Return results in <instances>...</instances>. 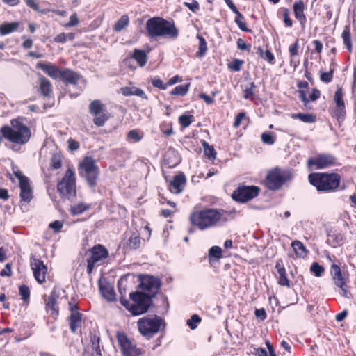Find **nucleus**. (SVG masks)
Segmentation results:
<instances>
[{
    "label": "nucleus",
    "mask_w": 356,
    "mask_h": 356,
    "mask_svg": "<svg viewBox=\"0 0 356 356\" xmlns=\"http://www.w3.org/2000/svg\"><path fill=\"white\" fill-rule=\"evenodd\" d=\"M238 211L236 209L227 211L223 209L204 207L202 209H193L188 216L191 225L189 232H193V228L204 231L211 227L224 225L233 220Z\"/></svg>",
    "instance_id": "1"
},
{
    "label": "nucleus",
    "mask_w": 356,
    "mask_h": 356,
    "mask_svg": "<svg viewBox=\"0 0 356 356\" xmlns=\"http://www.w3.org/2000/svg\"><path fill=\"white\" fill-rule=\"evenodd\" d=\"M146 35L150 39L165 38L176 40L179 35V30L173 19L167 20L161 17H153L145 24Z\"/></svg>",
    "instance_id": "2"
},
{
    "label": "nucleus",
    "mask_w": 356,
    "mask_h": 356,
    "mask_svg": "<svg viewBox=\"0 0 356 356\" xmlns=\"http://www.w3.org/2000/svg\"><path fill=\"white\" fill-rule=\"evenodd\" d=\"M24 119L23 117H17L10 120V126H2L0 129L1 136L13 144H26L31 137V131L23 122Z\"/></svg>",
    "instance_id": "3"
},
{
    "label": "nucleus",
    "mask_w": 356,
    "mask_h": 356,
    "mask_svg": "<svg viewBox=\"0 0 356 356\" xmlns=\"http://www.w3.org/2000/svg\"><path fill=\"white\" fill-rule=\"evenodd\" d=\"M308 181L318 192L328 193L339 190L341 177L337 172H312Z\"/></svg>",
    "instance_id": "4"
},
{
    "label": "nucleus",
    "mask_w": 356,
    "mask_h": 356,
    "mask_svg": "<svg viewBox=\"0 0 356 356\" xmlns=\"http://www.w3.org/2000/svg\"><path fill=\"white\" fill-rule=\"evenodd\" d=\"M129 297L132 302L122 296L120 303L134 316H138L146 313L153 305V300L146 293L135 291L130 293Z\"/></svg>",
    "instance_id": "5"
},
{
    "label": "nucleus",
    "mask_w": 356,
    "mask_h": 356,
    "mask_svg": "<svg viewBox=\"0 0 356 356\" xmlns=\"http://www.w3.org/2000/svg\"><path fill=\"white\" fill-rule=\"evenodd\" d=\"M86 262V273L91 275L95 266L104 264L109 257L108 249L102 244H96L86 250L84 253Z\"/></svg>",
    "instance_id": "6"
},
{
    "label": "nucleus",
    "mask_w": 356,
    "mask_h": 356,
    "mask_svg": "<svg viewBox=\"0 0 356 356\" xmlns=\"http://www.w3.org/2000/svg\"><path fill=\"white\" fill-rule=\"evenodd\" d=\"M137 325L140 334L145 339H149L161 330L162 326L164 327L165 324L161 317L154 315L145 316L139 318Z\"/></svg>",
    "instance_id": "7"
},
{
    "label": "nucleus",
    "mask_w": 356,
    "mask_h": 356,
    "mask_svg": "<svg viewBox=\"0 0 356 356\" xmlns=\"http://www.w3.org/2000/svg\"><path fill=\"white\" fill-rule=\"evenodd\" d=\"M293 175L289 170L276 167L269 170L263 183L270 191H277L286 182L291 181Z\"/></svg>",
    "instance_id": "8"
},
{
    "label": "nucleus",
    "mask_w": 356,
    "mask_h": 356,
    "mask_svg": "<svg viewBox=\"0 0 356 356\" xmlns=\"http://www.w3.org/2000/svg\"><path fill=\"white\" fill-rule=\"evenodd\" d=\"M76 174L73 167H68L57 183V191L62 197L71 199L76 196Z\"/></svg>",
    "instance_id": "9"
},
{
    "label": "nucleus",
    "mask_w": 356,
    "mask_h": 356,
    "mask_svg": "<svg viewBox=\"0 0 356 356\" xmlns=\"http://www.w3.org/2000/svg\"><path fill=\"white\" fill-rule=\"evenodd\" d=\"M80 177L84 178L88 185L94 188L99 175V168L92 156H86L78 166Z\"/></svg>",
    "instance_id": "10"
},
{
    "label": "nucleus",
    "mask_w": 356,
    "mask_h": 356,
    "mask_svg": "<svg viewBox=\"0 0 356 356\" xmlns=\"http://www.w3.org/2000/svg\"><path fill=\"white\" fill-rule=\"evenodd\" d=\"M330 274L334 285L341 290V296L348 299L353 298L350 286L348 285L349 273L343 272L339 265L332 264L330 267Z\"/></svg>",
    "instance_id": "11"
},
{
    "label": "nucleus",
    "mask_w": 356,
    "mask_h": 356,
    "mask_svg": "<svg viewBox=\"0 0 356 356\" xmlns=\"http://www.w3.org/2000/svg\"><path fill=\"white\" fill-rule=\"evenodd\" d=\"M122 356H142L145 351L129 338L124 332L118 331L115 334Z\"/></svg>",
    "instance_id": "12"
},
{
    "label": "nucleus",
    "mask_w": 356,
    "mask_h": 356,
    "mask_svg": "<svg viewBox=\"0 0 356 356\" xmlns=\"http://www.w3.org/2000/svg\"><path fill=\"white\" fill-rule=\"evenodd\" d=\"M139 287L140 292L145 293L148 297L153 299L161 290L162 285L161 280L159 277L150 275H141L139 277Z\"/></svg>",
    "instance_id": "13"
},
{
    "label": "nucleus",
    "mask_w": 356,
    "mask_h": 356,
    "mask_svg": "<svg viewBox=\"0 0 356 356\" xmlns=\"http://www.w3.org/2000/svg\"><path fill=\"white\" fill-rule=\"evenodd\" d=\"M307 165L312 170H322L338 165L339 162L334 155L321 153L308 159Z\"/></svg>",
    "instance_id": "14"
},
{
    "label": "nucleus",
    "mask_w": 356,
    "mask_h": 356,
    "mask_svg": "<svg viewBox=\"0 0 356 356\" xmlns=\"http://www.w3.org/2000/svg\"><path fill=\"white\" fill-rule=\"evenodd\" d=\"M88 110L93 116L92 122L97 127H103L110 118L106 106L99 99L92 100L88 106Z\"/></svg>",
    "instance_id": "15"
},
{
    "label": "nucleus",
    "mask_w": 356,
    "mask_h": 356,
    "mask_svg": "<svg viewBox=\"0 0 356 356\" xmlns=\"http://www.w3.org/2000/svg\"><path fill=\"white\" fill-rule=\"evenodd\" d=\"M260 191V188L257 186L240 185L233 191L232 198L235 202L245 203L257 197Z\"/></svg>",
    "instance_id": "16"
},
{
    "label": "nucleus",
    "mask_w": 356,
    "mask_h": 356,
    "mask_svg": "<svg viewBox=\"0 0 356 356\" xmlns=\"http://www.w3.org/2000/svg\"><path fill=\"white\" fill-rule=\"evenodd\" d=\"M13 173L19 180L20 201L29 203L33 198V188L31 186L29 179L19 170L14 171Z\"/></svg>",
    "instance_id": "17"
},
{
    "label": "nucleus",
    "mask_w": 356,
    "mask_h": 356,
    "mask_svg": "<svg viewBox=\"0 0 356 356\" xmlns=\"http://www.w3.org/2000/svg\"><path fill=\"white\" fill-rule=\"evenodd\" d=\"M30 266L37 282L40 284L44 283L47 274V266L44 264V261L39 258L32 256L30 258Z\"/></svg>",
    "instance_id": "18"
},
{
    "label": "nucleus",
    "mask_w": 356,
    "mask_h": 356,
    "mask_svg": "<svg viewBox=\"0 0 356 356\" xmlns=\"http://www.w3.org/2000/svg\"><path fill=\"white\" fill-rule=\"evenodd\" d=\"M186 184V177L184 172H179L177 175H174L171 180L168 182V189L170 193L174 194L181 193Z\"/></svg>",
    "instance_id": "19"
},
{
    "label": "nucleus",
    "mask_w": 356,
    "mask_h": 356,
    "mask_svg": "<svg viewBox=\"0 0 356 356\" xmlns=\"http://www.w3.org/2000/svg\"><path fill=\"white\" fill-rule=\"evenodd\" d=\"M58 298V296L55 291H51L49 296L45 294L42 296L45 304V310L55 318H57L59 315V307L57 302Z\"/></svg>",
    "instance_id": "20"
},
{
    "label": "nucleus",
    "mask_w": 356,
    "mask_h": 356,
    "mask_svg": "<svg viewBox=\"0 0 356 356\" xmlns=\"http://www.w3.org/2000/svg\"><path fill=\"white\" fill-rule=\"evenodd\" d=\"M69 327L70 332L76 334L81 332V327L85 323L86 318L83 314L81 312H76L75 314H70L67 318Z\"/></svg>",
    "instance_id": "21"
},
{
    "label": "nucleus",
    "mask_w": 356,
    "mask_h": 356,
    "mask_svg": "<svg viewBox=\"0 0 356 356\" xmlns=\"http://www.w3.org/2000/svg\"><path fill=\"white\" fill-rule=\"evenodd\" d=\"M59 78H60L66 86L68 84L76 86L79 80L83 77L79 73L70 68H65L62 69Z\"/></svg>",
    "instance_id": "22"
},
{
    "label": "nucleus",
    "mask_w": 356,
    "mask_h": 356,
    "mask_svg": "<svg viewBox=\"0 0 356 356\" xmlns=\"http://www.w3.org/2000/svg\"><path fill=\"white\" fill-rule=\"evenodd\" d=\"M292 8L295 18L300 22L301 27L304 29L307 22L305 3L302 0L296 1L293 3Z\"/></svg>",
    "instance_id": "23"
},
{
    "label": "nucleus",
    "mask_w": 356,
    "mask_h": 356,
    "mask_svg": "<svg viewBox=\"0 0 356 356\" xmlns=\"http://www.w3.org/2000/svg\"><path fill=\"white\" fill-rule=\"evenodd\" d=\"M181 160L178 152L172 147L168 148L163 156V163L169 168L176 167Z\"/></svg>",
    "instance_id": "24"
},
{
    "label": "nucleus",
    "mask_w": 356,
    "mask_h": 356,
    "mask_svg": "<svg viewBox=\"0 0 356 356\" xmlns=\"http://www.w3.org/2000/svg\"><path fill=\"white\" fill-rule=\"evenodd\" d=\"M275 268L277 271L278 276L277 284L282 286H286L287 288L291 287V281L287 277L286 271L284 265L283 260L279 259L276 261Z\"/></svg>",
    "instance_id": "25"
},
{
    "label": "nucleus",
    "mask_w": 356,
    "mask_h": 356,
    "mask_svg": "<svg viewBox=\"0 0 356 356\" xmlns=\"http://www.w3.org/2000/svg\"><path fill=\"white\" fill-rule=\"evenodd\" d=\"M38 69L42 70L46 74L54 79H57L60 76L62 69L51 63H38L36 65Z\"/></svg>",
    "instance_id": "26"
},
{
    "label": "nucleus",
    "mask_w": 356,
    "mask_h": 356,
    "mask_svg": "<svg viewBox=\"0 0 356 356\" xmlns=\"http://www.w3.org/2000/svg\"><path fill=\"white\" fill-rule=\"evenodd\" d=\"M39 92L44 97H50L53 92L51 81L44 76L38 74Z\"/></svg>",
    "instance_id": "27"
},
{
    "label": "nucleus",
    "mask_w": 356,
    "mask_h": 356,
    "mask_svg": "<svg viewBox=\"0 0 356 356\" xmlns=\"http://www.w3.org/2000/svg\"><path fill=\"white\" fill-rule=\"evenodd\" d=\"M100 337L96 334H90V345L86 356H102L100 346Z\"/></svg>",
    "instance_id": "28"
},
{
    "label": "nucleus",
    "mask_w": 356,
    "mask_h": 356,
    "mask_svg": "<svg viewBox=\"0 0 356 356\" xmlns=\"http://www.w3.org/2000/svg\"><path fill=\"white\" fill-rule=\"evenodd\" d=\"M330 115L339 123L343 122L346 117V105H334L330 108Z\"/></svg>",
    "instance_id": "29"
},
{
    "label": "nucleus",
    "mask_w": 356,
    "mask_h": 356,
    "mask_svg": "<svg viewBox=\"0 0 356 356\" xmlns=\"http://www.w3.org/2000/svg\"><path fill=\"white\" fill-rule=\"evenodd\" d=\"M141 238L139 234L133 232L127 241L124 243V249L126 250H137L140 247Z\"/></svg>",
    "instance_id": "30"
},
{
    "label": "nucleus",
    "mask_w": 356,
    "mask_h": 356,
    "mask_svg": "<svg viewBox=\"0 0 356 356\" xmlns=\"http://www.w3.org/2000/svg\"><path fill=\"white\" fill-rule=\"evenodd\" d=\"M229 8L234 13L236 14L234 22L237 24L238 28L244 32L252 33V30L247 27L244 16L238 11L236 6L235 5H233Z\"/></svg>",
    "instance_id": "31"
},
{
    "label": "nucleus",
    "mask_w": 356,
    "mask_h": 356,
    "mask_svg": "<svg viewBox=\"0 0 356 356\" xmlns=\"http://www.w3.org/2000/svg\"><path fill=\"white\" fill-rule=\"evenodd\" d=\"M222 257V250L220 247L212 246L209 250L208 259L211 266H213L216 264L219 263L220 259Z\"/></svg>",
    "instance_id": "32"
},
{
    "label": "nucleus",
    "mask_w": 356,
    "mask_h": 356,
    "mask_svg": "<svg viewBox=\"0 0 356 356\" xmlns=\"http://www.w3.org/2000/svg\"><path fill=\"white\" fill-rule=\"evenodd\" d=\"M121 92L124 96L127 97V96L136 95V96L140 97V98H142L143 99H145V100L148 99L147 95L145 93V92L142 89H140L139 88L126 86V87H123L121 88Z\"/></svg>",
    "instance_id": "33"
},
{
    "label": "nucleus",
    "mask_w": 356,
    "mask_h": 356,
    "mask_svg": "<svg viewBox=\"0 0 356 356\" xmlns=\"http://www.w3.org/2000/svg\"><path fill=\"white\" fill-rule=\"evenodd\" d=\"M131 58L134 59L138 66L141 67L147 64L148 60L147 54L145 51L139 49H134Z\"/></svg>",
    "instance_id": "34"
},
{
    "label": "nucleus",
    "mask_w": 356,
    "mask_h": 356,
    "mask_svg": "<svg viewBox=\"0 0 356 356\" xmlns=\"http://www.w3.org/2000/svg\"><path fill=\"white\" fill-rule=\"evenodd\" d=\"M291 247L296 256L299 258H305L309 253L305 245L300 241L295 240L291 243Z\"/></svg>",
    "instance_id": "35"
},
{
    "label": "nucleus",
    "mask_w": 356,
    "mask_h": 356,
    "mask_svg": "<svg viewBox=\"0 0 356 356\" xmlns=\"http://www.w3.org/2000/svg\"><path fill=\"white\" fill-rule=\"evenodd\" d=\"M290 117L292 119H299L304 123H314L316 122V115L309 113H291Z\"/></svg>",
    "instance_id": "36"
},
{
    "label": "nucleus",
    "mask_w": 356,
    "mask_h": 356,
    "mask_svg": "<svg viewBox=\"0 0 356 356\" xmlns=\"http://www.w3.org/2000/svg\"><path fill=\"white\" fill-rule=\"evenodd\" d=\"M278 16L281 17L286 27L290 28L293 25V21L290 17V10L286 7H281L277 12Z\"/></svg>",
    "instance_id": "37"
},
{
    "label": "nucleus",
    "mask_w": 356,
    "mask_h": 356,
    "mask_svg": "<svg viewBox=\"0 0 356 356\" xmlns=\"http://www.w3.org/2000/svg\"><path fill=\"white\" fill-rule=\"evenodd\" d=\"M341 38L343 39V44L346 46L347 50L349 52H351L353 49V44L351 40L350 24H347L344 26L343 32L341 33Z\"/></svg>",
    "instance_id": "38"
},
{
    "label": "nucleus",
    "mask_w": 356,
    "mask_h": 356,
    "mask_svg": "<svg viewBox=\"0 0 356 356\" xmlns=\"http://www.w3.org/2000/svg\"><path fill=\"white\" fill-rule=\"evenodd\" d=\"M337 64L334 59H332L331 63L330 64V70L327 72H321L320 74V80L325 83H330L334 76V72L336 68Z\"/></svg>",
    "instance_id": "39"
},
{
    "label": "nucleus",
    "mask_w": 356,
    "mask_h": 356,
    "mask_svg": "<svg viewBox=\"0 0 356 356\" xmlns=\"http://www.w3.org/2000/svg\"><path fill=\"white\" fill-rule=\"evenodd\" d=\"M19 294L22 300V305L27 307L30 302L31 291L26 284H22L19 286Z\"/></svg>",
    "instance_id": "40"
},
{
    "label": "nucleus",
    "mask_w": 356,
    "mask_h": 356,
    "mask_svg": "<svg viewBox=\"0 0 356 356\" xmlns=\"http://www.w3.org/2000/svg\"><path fill=\"white\" fill-rule=\"evenodd\" d=\"M63 165V156L59 153H54L51 154L49 161V170H56L60 169Z\"/></svg>",
    "instance_id": "41"
},
{
    "label": "nucleus",
    "mask_w": 356,
    "mask_h": 356,
    "mask_svg": "<svg viewBox=\"0 0 356 356\" xmlns=\"http://www.w3.org/2000/svg\"><path fill=\"white\" fill-rule=\"evenodd\" d=\"M343 236L339 233H334L332 234H328L327 243L328 245L333 248H337V246H340L343 244Z\"/></svg>",
    "instance_id": "42"
},
{
    "label": "nucleus",
    "mask_w": 356,
    "mask_h": 356,
    "mask_svg": "<svg viewBox=\"0 0 356 356\" xmlns=\"http://www.w3.org/2000/svg\"><path fill=\"white\" fill-rule=\"evenodd\" d=\"M19 24L17 22H5L0 25V34L1 35H5L9 34L17 29Z\"/></svg>",
    "instance_id": "43"
},
{
    "label": "nucleus",
    "mask_w": 356,
    "mask_h": 356,
    "mask_svg": "<svg viewBox=\"0 0 356 356\" xmlns=\"http://www.w3.org/2000/svg\"><path fill=\"white\" fill-rule=\"evenodd\" d=\"M344 96L345 92L343 88L338 85L333 96L334 105H346Z\"/></svg>",
    "instance_id": "44"
},
{
    "label": "nucleus",
    "mask_w": 356,
    "mask_h": 356,
    "mask_svg": "<svg viewBox=\"0 0 356 356\" xmlns=\"http://www.w3.org/2000/svg\"><path fill=\"white\" fill-rule=\"evenodd\" d=\"M204 149V154L211 161H214L216 158V152L213 145H210L209 143L205 140L201 141Z\"/></svg>",
    "instance_id": "45"
},
{
    "label": "nucleus",
    "mask_w": 356,
    "mask_h": 356,
    "mask_svg": "<svg viewBox=\"0 0 356 356\" xmlns=\"http://www.w3.org/2000/svg\"><path fill=\"white\" fill-rule=\"evenodd\" d=\"M100 291L103 297L108 301H113L115 300V293L113 287L110 286H101Z\"/></svg>",
    "instance_id": "46"
},
{
    "label": "nucleus",
    "mask_w": 356,
    "mask_h": 356,
    "mask_svg": "<svg viewBox=\"0 0 356 356\" xmlns=\"http://www.w3.org/2000/svg\"><path fill=\"white\" fill-rule=\"evenodd\" d=\"M257 86L254 82H251L250 83L249 87H246L243 90V98L245 99H250L251 101H254L255 99L256 95H255V90H256Z\"/></svg>",
    "instance_id": "47"
},
{
    "label": "nucleus",
    "mask_w": 356,
    "mask_h": 356,
    "mask_svg": "<svg viewBox=\"0 0 356 356\" xmlns=\"http://www.w3.org/2000/svg\"><path fill=\"white\" fill-rule=\"evenodd\" d=\"M197 38L199 40V46L196 55L197 57H202L206 54L208 50L207 43L204 38L200 34L197 35Z\"/></svg>",
    "instance_id": "48"
},
{
    "label": "nucleus",
    "mask_w": 356,
    "mask_h": 356,
    "mask_svg": "<svg viewBox=\"0 0 356 356\" xmlns=\"http://www.w3.org/2000/svg\"><path fill=\"white\" fill-rule=\"evenodd\" d=\"M189 88H190L189 83L184 84V85H179L177 86H176L175 88H173L170 92V94L171 95L184 96L188 92Z\"/></svg>",
    "instance_id": "49"
},
{
    "label": "nucleus",
    "mask_w": 356,
    "mask_h": 356,
    "mask_svg": "<svg viewBox=\"0 0 356 356\" xmlns=\"http://www.w3.org/2000/svg\"><path fill=\"white\" fill-rule=\"evenodd\" d=\"M129 22V17L126 15H122L115 24L113 30L115 32H120L128 26Z\"/></svg>",
    "instance_id": "50"
},
{
    "label": "nucleus",
    "mask_w": 356,
    "mask_h": 356,
    "mask_svg": "<svg viewBox=\"0 0 356 356\" xmlns=\"http://www.w3.org/2000/svg\"><path fill=\"white\" fill-rule=\"evenodd\" d=\"M178 121L181 129H185L194 122V116L193 115L183 114L179 117Z\"/></svg>",
    "instance_id": "51"
},
{
    "label": "nucleus",
    "mask_w": 356,
    "mask_h": 356,
    "mask_svg": "<svg viewBox=\"0 0 356 356\" xmlns=\"http://www.w3.org/2000/svg\"><path fill=\"white\" fill-rule=\"evenodd\" d=\"M90 208V205L86 204L83 202L78 203L72 206L70 209V212L72 215H79L83 213Z\"/></svg>",
    "instance_id": "52"
},
{
    "label": "nucleus",
    "mask_w": 356,
    "mask_h": 356,
    "mask_svg": "<svg viewBox=\"0 0 356 356\" xmlns=\"http://www.w3.org/2000/svg\"><path fill=\"white\" fill-rule=\"evenodd\" d=\"M159 129L165 136H170L174 134L172 123L171 122H162L159 125Z\"/></svg>",
    "instance_id": "53"
},
{
    "label": "nucleus",
    "mask_w": 356,
    "mask_h": 356,
    "mask_svg": "<svg viewBox=\"0 0 356 356\" xmlns=\"http://www.w3.org/2000/svg\"><path fill=\"white\" fill-rule=\"evenodd\" d=\"M300 48L298 39H296L295 42L290 44L289 47V53L290 56V63L292 64L293 58L298 55V50Z\"/></svg>",
    "instance_id": "54"
},
{
    "label": "nucleus",
    "mask_w": 356,
    "mask_h": 356,
    "mask_svg": "<svg viewBox=\"0 0 356 356\" xmlns=\"http://www.w3.org/2000/svg\"><path fill=\"white\" fill-rule=\"evenodd\" d=\"M127 137L128 139H131L133 142L137 143L143 139V134L138 129H132L127 133Z\"/></svg>",
    "instance_id": "55"
},
{
    "label": "nucleus",
    "mask_w": 356,
    "mask_h": 356,
    "mask_svg": "<svg viewBox=\"0 0 356 356\" xmlns=\"http://www.w3.org/2000/svg\"><path fill=\"white\" fill-rule=\"evenodd\" d=\"M243 64L244 60L235 58L231 63L227 64V67L231 71L237 72L241 71Z\"/></svg>",
    "instance_id": "56"
},
{
    "label": "nucleus",
    "mask_w": 356,
    "mask_h": 356,
    "mask_svg": "<svg viewBox=\"0 0 356 356\" xmlns=\"http://www.w3.org/2000/svg\"><path fill=\"white\" fill-rule=\"evenodd\" d=\"M149 81L154 88H159L162 90H166L168 87L167 85V82L164 83L159 76L151 78Z\"/></svg>",
    "instance_id": "57"
},
{
    "label": "nucleus",
    "mask_w": 356,
    "mask_h": 356,
    "mask_svg": "<svg viewBox=\"0 0 356 356\" xmlns=\"http://www.w3.org/2000/svg\"><path fill=\"white\" fill-rule=\"evenodd\" d=\"M261 141L264 144L273 145L275 142V136L273 132H264L261 136Z\"/></svg>",
    "instance_id": "58"
},
{
    "label": "nucleus",
    "mask_w": 356,
    "mask_h": 356,
    "mask_svg": "<svg viewBox=\"0 0 356 356\" xmlns=\"http://www.w3.org/2000/svg\"><path fill=\"white\" fill-rule=\"evenodd\" d=\"M310 271L316 277H321L325 271L323 266L318 262H314L310 266Z\"/></svg>",
    "instance_id": "59"
},
{
    "label": "nucleus",
    "mask_w": 356,
    "mask_h": 356,
    "mask_svg": "<svg viewBox=\"0 0 356 356\" xmlns=\"http://www.w3.org/2000/svg\"><path fill=\"white\" fill-rule=\"evenodd\" d=\"M68 309L70 312V314L80 312V308L78 305V300L75 296L71 297L70 300L68 301Z\"/></svg>",
    "instance_id": "60"
},
{
    "label": "nucleus",
    "mask_w": 356,
    "mask_h": 356,
    "mask_svg": "<svg viewBox=\"0 0 356 356\" xmlns=\"http://www.w3.org/2000/svg\"><path fill=\"white\" fill-rule=\"evenodd\" d=\"M245 120L248 122L250 121L249 117L246 116L245 112H240L238 113L234 120L233 126L235 128H238L241 124L242 120Z\"/></svg>",
    "instance_id": "61"
},
{
    "label": "nucleus",
    "mask_w": 356,
    "mask_h": 356,
    "mask_svg": "<svg viewBox=\"0 0 356 356\" xmlns=\"http://www.w3.org/2000/svg\"><path fill=\"white\" fill-rule=\"evenodd\" d=\"M201 322V318L197 314H193L190 319L187 320V325L191 329L197 327V323Z\"/></svg>",
    "instance_id": "62"
},
{
    "label": "nucleus",
    "mask_w": 356,
    "mask_h": 356,
    "mask_svg": "<svg viewBox=\"0 0 356 356\" xmlns=\"http://www.w3.org/2000/svg\"><path fill=\"white\" fill-rule=\"evenodd\" d=\"M63 227V222L61 220H55L49 225V227L52 229L56 234L60 232Z\"/></svg>",
    "instance_id": "63"
},
{
    "label": "nucleus",
    "mask_w": 356,
    "mask_h": 356,
    "mask_svg": "<svg viewBox=\"0 0 356 356\" xmlns=\"http://www.w3.org/2000/svg\"><path fill=\"white\" fill-rule=\"evenodd\" d=\"M262 59L267 61L270 65L275 64L276 60L273 54L269 49H266L264 51V56Z\"/></svg>",
    "instance_id": "64"
}]
</instances>
